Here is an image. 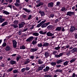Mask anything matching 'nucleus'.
<instances>
[{
    "label": "nucleus",
    "instance_id": "obj_1",
    "mask_svg": "<svg viewBox=\"0 0 77 77\" xmlns=\"http://www.w3.org/2000/svg\"><path fill=\"white\" fill-rule=\"evenodd\" d=\"M63 62V60H62V59L57 60L56 62H52L51 63V65L52 66H55V65H56V63L58 64V65H60V63Z\"/></svg>",
    "mask_w": 77,
    "mask_h": 77
},
{
    "label": "nucleus",
    "instance_id": "obj_2",
    "mask_svg": "<svg viewBox=\"0 0 77 77\" xmlns=\"http://www.w3.org/2000/svg\"><path fill=\"white\" fill-rule=\"evenodd\" d=\"M40 2H41V0H38L36 2V3H39L38 5H36V7H37V8H38V7H39V6H42L44 5V3Z\"/></svg>",
    "mask_w": 77,
    "mask_h": 77
},
{
    "label": "nucleus",
    "instance_id": "obj_3",
    "mask_svg": "<svg viewBox=\"0 0 77 77\" xmlns=\"http://www.w3.org/2000/svg\"><path fill=\"white\" fill-rule=\"evenodd\" d=\"M69 31L70 33H73L75 31V27L73 26H71Z\"/></svg>",
    "mask_w": 77,
    "mask_h": 77
},
{
    "label": "nucleus",
    "instance_id": "obj_4",
    "mask_svg": "<svg viewBox=\"0 0 77 77\" xmlns=\"http://www.w3.org/2000/svg\"><path fill=\"white\" fill-rule=\"evenodd\" d=\"M46 20H43L41 22H40L39 24H38L36 26V27H38V28H39L40 27H41L42 26V24H44V23H45V22H46Z\"/></svg>",
    "mask_w": 77,
    "mask_h": 77
},
{
    "label": "nucleus",
    "instance_id": "obj_5",
    "mask_svg": "<svg viewBox=\"0 0 77 77\" xmlns=\"http://www.w3.org/2000/svg\"><path fill=\"white\" fill-rule=\"evenodd\" d=\"M66 15L70 16L71 17V16H72V15H75V13L74 12H71V11H69L67 12L66 14Z\"/></svg>",
    "mask_w": 77,
    "mask_h": 77
},
{
    "label": "nucleus",
    "instance_id": "obj_6",
    "mask_svg": "<svg viewBox=\"0 0 77 77\" xmlns=\"http://www.w3.org/2000/svg\"><path fill=\"white\" fill-rule=\"evenodd\" d=\"M13 45V48H17V42L16 40H12Z\"/></svg>",
    "mask_w": 77,
    "mask_h": 77
},
{
    "label": "nucleus",
    "instance_id": "obj_7",
    "mask_svg": "<svg viewBox=\"0 0 77 77\" xmlns=\"http://www.w3.org/2000/svg\"><path fill=\"white\" fill-rule=\"evenodd\" d=\"M34 37L33 36L29 37L26 41V42H32V40H33Z\"/></svg>",
    "mask_w": 77,
    "mask_h": 77
},
{
    "label": "nucleus",
    "instance_id": "obj_8",
    "mask_svg": "<svg viewBox=\"0 0 77 77\" xmlns=\"http://www.w3.org/2000/svg\"><path fill=\"white\" fill-rule=\"evenodd\" d=\"M50 69V67L49 66H46L45 68L43 69V72H48V71Z\"/></svg>",
    "mask_w": 77,
    "mask_h": 77
},
{
    "label": "nucleus",
    "instance_id": "obj_9",
    "mask_svg": "<svg viewBox=\"0 0 77 77\" xmlns=\"http://www.w3.org/2000/svg\"><path fill=\"white\" fill-rule=\"evenodd\" d=\"M53 26L50 25L48 26L46 29L48 30H51L53 29Z\"/></svg>",
    "mask_w": 77,
    "mask_h": 77
},
{
    "label": "nucleus",
    "instance_id": "obj_10",
    "mask_svg": "<svg viewBox=\"0 0 77 77\" xmlns=\"http://www.w3.org/2000/svg\"><path fill=\"white\" fill-rule=\"evenodd\" d=\"M16 2L14 4V5L15 6H19V5H20V4L19 3H20L21 2H20V0H16Z\"/></svg>",
    "mask_w": 77,
    "mask_h": 77
},
{
    "label": "nucleus",
    "instance_id": "obj_11",
    "mask_svg": "<svg viewBox=\"0 0 77 77\" xmlns=\"http://www.w3.org/2000/svg\"><path fill=\"white\" fill-rule=\"evenodd\" d=\"M47 31H40L39 33L40 34H42V35H46V34H47Z\"/></svg>",
    "mask_w": 77,
    "mask_h": 77
},
{
    "label": "nucleus",
    "instance_id": "obj_12",
    "mask_svg": "<svg viewBox=\"0 0 77 77\" xmlns=\"http://www.w3.org/2000/svg\"><path fill=\"white\" fill-rule=\"evenodd\" d=\"M46 35L48 36H53L54 35V33H52L51 32H49L46 33Z\"/></svg>",
    "mask_w": 77,
    "mask_h": 77
},
{
    "label": "nucleus",
    "instance_id": "obj_13",
    "mask_svg": "<svg viewBox=\"0 0 77 77\" xmlns=\"http://www.w3.org/2000/svg\"><path fill=\"white\" fill-rule=\"evenodd\" d=\"M9 63L11 65H15V64H16V63H17L16 61H14L13 60H11L9 62Z\"/></svg>",
    "mask_w": 77,
    "mask_h": 77
},
{
    "label": "nucleus",
    "instance_id": "obj_14",
    "mask_svg": "<svg viewBox=\"0 0 77 77\" xmlns=\"http://www.w3.org/2000/svg\"><path fill=\"white\" fill-rule=\"evenodd\" d=\"M23 10L25 11L26 12H27L28 14H29L30 12H31V10L29 9H27V8H23Z\"/></svg>",
    "mask_w": 77,
    "mask_h": 77
},
{
    "label": "nucleus",
    "instance_id": "obj_15",
    "mask_svg": "<svg viewBox=\"0 0 77 77\" xmlns=\"http://www.w3.org/2000/svg\"><path fill=\"white\" fill-rule=\"evenodd\" d=\"M38 50V48H31L30 50V51L31 52H35V51H36Z\"/></svg>",
    "mask_w": 77,
    "mask_h": 77
},
{
    "label": "nucleus",
    "instance_id": "obj_16",
    "mask_svg": "<svg viewBox=\"0 0 77 77\" xmlns=\"http://www.w3.org/2000/svg\"><path fill=\"white\" fill-rule=\"evenodd\" d=\"M48 7L49 8H52L53 6V2H50L48 4Z\"/></svg>",
    "mask_w": 77,
    "mask_h": 77
},
{
    "label": "nucleus",
    "instance_id": "obj_17",
    "mask_svg": "<svg viewBox=\"0 0 77 77\" xmlns=\"http://www.w3.org/2000/svg\"><path fill=\"white\" fill-rule=\"evenodd\" d=\"M8 24V22L7 21H5L1 25L2 27H4L5 26H6Z\"/></svg>",
    "mask_w": 77,
    "mask_h": 77
},
{
    "label": "nucleus",
    "instance_id": "obj_18",
    "mask_svg": "<svg viewBox=\"0 0 77 77\" xmlns=\"http://www.w3.org/2000/svg\"><path fill=\"white\" fill-rule=\"evenodd\" d=\"M43 69V67L42 66H40L38 67L36 71L37 72H38L39 71H41V70H42Z\"/></svg>",
    "mask_w": 77,
    "mask_h": 77
},
{
    "label": "nucleus",
    "instance_id": "obj_19",
    "mask_svg": "<svg viewBox=\"0 0 77 77\" xmlns=\"http://www.w3.org/2000/svg\"><path fill=\"white\" fill-rule=\"evenodd\" d=\"M5 50L6 51H9L10 50H11V47H10L8 45H7V46H6Z\"/></svg>",
    "mask_w": 77,
    "mask_h": 77
},
{
    "label": "nucleus",
    "instance_id": "obj_20",
    "mask_svg": "<svg viewBox=\"0 0 77 77\" xmlns=\"http://www.w3.org/2000/svg\"><path fill=\"white\" fill-rule=\"evenodd\" d=\"M63 55V53H60L59 55H55V57H60Z\"/></svg>",
    "mask_w": 77,
    "mask_h": 77
},
{
    "label": "nucleus",
    "instance_id": "obj_21",
    "mask_svg": "<svg viewBox=\"0 0 77 77\" xmlns=\"http://www.w3.org/2000/svg\"><path fill=\"white\" fill-rule=\"evenodd\" d=\"M62 29V27L58 26L55 29V31H60Z\"/></svg>",
    "mask_w": 77,
    "mask_h": 77
},
{
    "label": "nucleus",
    "instance_id": "obj_22",
    "mask_svg": "<svg viewBox=\"0 0 77 77\" xmlns=\"http://www.w3.org/2000/svg\"><path fill=\"white\" fill-rule=\"evenodd\" d=\"M71 50H69V51H67L66 54V55H67V56H70V54L71 53Z\"/></svg>",
    "mask_w": 77,
    "mask_h": 77
},
{
    "label": "nucleus",
    "instance_id": "obj_23",
    "mask_svg": "<svg viewBox=\"0 0 77 77\" xmlns=\"http://www.w3.org/2000/svg\"><path fill=\"white\" fill-rule=\"evenodd\" d=\"M39 14H41V17H42V16H43V14H44V15H45L44 14H45V13H44V11H39Z\"/></svg>",
    "mask_w": 77,
    "mask_h": 77
},
{
    "label": "nucleus",
    "instance_id": "obj_24",
    "mask_svg": "<svg viewBox=\"0 0 77 77\" xmlns=\"http://www.w3.org/2000/svg\"><path fill=\"white\" fill-rule=\"evenodd\" d=\"M76 50H77V48H73L72 50L71 51L72 53H73L74 52H76L77 51Z\"/></svg>",
    "mask_w": 77,
    "mask_h": 77
},
{
    "label": "nucleus",
    "instance_id": "obj_25",
    "mask_svg": "<svg viewBox=\"0 0 77 77\" xmlns=\"http://www.w3.org/2000/svg\"><path fill=\"white\" fill-rule=\"evenodd\" d=\"M49 45V43H48V42H45L44 43L43 45V47H45L46 46H48V45Z\"/></svg>",
    "mask_w": 77,
    "mask_h": 77
},
{
    "label": "nucleus",
    "instance_id": "obj_26",
    "mask_svg": "<svg viewBox=\"0 0 77 77\" xmlns=\"http://www.w3.org/2000/svg\"><path fill=\"white\" fill-rule=\"evenodd\" d=\"M37 42H38L37 41L34 40L32 41V44H33V45H35L37 44Z\"/></svg>",
    "mask_w": 77,
    "mask_h": 77
},
{
    "label": "nucleus",
    "instance_id": "obj_27",
    "mask_svg": "<svg viewBox=\"0 0 77 77\" xmlns=\"http://www.w3.org/2000/svg\"><path fill=\"white\" fill-rule=\"evenodd\" d=\"M3 14H4L5 15H9L10 13L7 11H3Z\"/></svg>",
    "mask_w": 77,
    "mask_h": 77
},
{
    "label": "nucleus",
    "instance_id": "obj_28",
    "mask_svg": "<svg viewBox=\"0 0 77 77\" xmlns=\"http://www.w3.org/2000/svg\"><path fill=\"white\" fill-rule=\"evenodd\" d=\"M39 35V33H38V32H34L33 34V35L34 36H38Z\"/></svg>",
    "mask_w": 77,
    "mask_h": 77
},
{
    "label": "nucleus",
    "instance_id": "obj_29",
    "mask_svg": "<svg viewBox=\"0 0 77 77\" xmlns=\"http://www.w3.org/2000/svg\"><path fill=\"white\" fill-rule=\"evenodd\" d=\"M38 64H39L40 65H41V64H42V63H43V61H41V59H39L38 60Z\"/></svg>",
    "mask_w": 77,
    "mask_h": 77
},
{
    "label": "nucleus",
    "instance_id": "obj_30",
    "mask_svg": "<svg viewBox=\"0 0 77 77\" xmlns=\"http://www.w3.org/2000/svg\"><path fill=\"white\" fill-rule=\"evenodd\" d=\"M29 59H28L26 61H25L24 62V64L25 65H27V64H28V63H29L30 62V61H29Z\"/></svg>",
    "mask_w": 77,
    "mask_h": 77
},
{
    "label": "nucleus",
    "instance_id": "obj_31",
    "mask_svg": "<svg viewBox=\"0 0 77 77\" xmlns=\"http://www.w3.org/2000/svg\"><path fill=\"white\" fill-rule=\"evenodd\" d=\"M76 60V59H75V58L72 59L70 61V62L71 63H73L74 62H75Z\"/></svg>",
    "mask_w": 77,
    "mask_h": 77
},
{
    "label": "nucleus",
    "instance_id": "obj_32",
    "mask_svg": "<svg viewBox=\"0 0 77 77\" xmlns=\"http://www.w3.org/2000/svg\"><path fill=\"white\" fill-rule=\"evenodd\" d=\"M69 63V62L68 61H66L63 63V65L64 66H66L68 65Z\"/></svg>",
    "mask_w": 77,
    "mask_h": 77
},
{
    "label": "nucleus",
    "instance_id": "obj_33",
    "mask_svg": "<svg viewBox=\"0 0 77 77\" xmlns=\"http://www.w3.org/2000/svg\"><path fill=\"white\" fill-rule=\"evenodd\" d=\"M20 49H21V50H24V49H26V47L24 45H23L22 46L20 47Z\"/></svg>",
    "mask_w": 77,
    "mask_h": 77
},
{
    "label": "nucleus",
    "instance_id": "obj_34",
    "mask_svg": "<svg viewBox=\"0 0 77 77\" xmlns=\"http://www.w3.org/2000/svg\"><path fill=\"white\" fill-rule=\"evenodd\" d=\"M47 26L46 24L45 23L42 24V25L41 26V27L42 28H45V27H46Z\"/></svg>",
    "mask_w": 77,
    "mask_h": 77
},
{
    "label": "nucleus",
    "instance_id": "obj_35",
    "mask_svg": "<svg viewBox=\"0 0 77 77\" xmlns=\"http://www.w3.org/2000/svg\"><path fill=\"white\" fill-rule=\"evenodd\" d=\"M5 21V18H2L0 19V23H2Z\"/></svg>",
    "mask_w": 77,
    "mask_h": 77
},
{
    "label": "nucleus",
    "instance_id": "obj_36",
    "mask_svg": "<svg viewBox=\"0 0 77 77\" xmlns=\"http://www.w3.org/2000/svg\"><path fill=\"white\" fill-rule=\"evenodd\" d=\"M19 29H21V28H22V27H24V26L21 23H19Z\"/></svg>",
    "mask_w": 77,
    "mask_h": 77
},
{
    "label": "nucleus",
    "instance_id": "obj_37",
    "mask_svg": "<svg viewBox=\"0 0 77 77\" xmlns=\"http://www.w3.org/2000/svg\"><path fill=\"white\" fill-rule=\"evenodd\" d=\"M12 70H13V68H11L10 69H8L7 70V72H11V71H12Z\"/></svg>",
    "mask_w": 77,
    "mask_h": 77
},
{
    "label": "nucleus",
    "instance_id": "obj_38",
    "mask_svg": "<svg viewBox=\"0 0 77 77\" xmlns=\"http://www.w3.org/2000/svg\"><path fill=\"white\" fill-rule=\"evenodd\" d=\"M13 0H5V1L7 3L9 2L10 3H11L12 2Z\"/></svg>",
    "mask_w": 77,
    "mask_h": 77
},
{
    "label": "nucleus",
    "instance_id": "obj_39",
    "mask_svg": "<svg viewBox=\"0 0 77 77\" xmlns=\"http://www.w3.org/2000/svg\"><path fill=\"white\" fill-rule=\"evenodd\" d=\"M12 26L14 28H15V29L16 28H17V27H18V25H17V24H13Z\"/></svg>",
    "mask_w": 77,
    "mask_h": 77
},
{
    "label": "nucleus",
    "instance_id": "obj_40",
    "mask_svg": "<svg viewBox=\"0 0 77 77\" xmlns=\"http://www.w3.org/2000/svg\"><path fill=\"white\" fill-rule=\"evenodd\" d=\"M37 46L38 47H42L43 45L42 44V43H40V44H37Z\"/></svg>",
    "mask_w": 77,
    "mask_h": 77
},
{
    "label": "nucleus",
    "instance_id": "obj_41",
    "mask_svg": "<svg viewBox=\"0 0 77 77\" xmlns=\"http://www.w3.org/2000/svg\"><path fill=\"white\" fill-rule=\"evenodd\" d=\"M18 72H19L17 70H15L13 71V73H14V74H18Z\"/></svg>",
    "mask_w": 77,
    "mask_h": 77
},
{
    "label": "nucleus",
    "instance_id": "obj_42",
    "mask_svg": "<svg viewBox=\"0 0 77 77\" xmlns=\"http://www.w3.org/2000/svg\"><path fill=\"white\" fill-rule=\"evenodd\" d=\"M32 17V15L30 14L29 15V17L28 18V20H31Z\"/></svg>",
    "mask_w": 77,
    "mask_h": 77
},
{
    "label": "nucleus",
    "instance_id": "obj_43",
    "mask_svg": "<svg viewBox=\"0 0 77 77\" xmlns=\"http://www.w3.org/2000/svg\"><path fill=\"white\" fill-rule=\"evenodd\" d=\"M49 54H49V53H47V52H45V55L46 57V56H49Z\"/></svg>",
    "mask_w": 77,
    "mask_h": 77
},
{
    "label": "nucleus",
    "instance_id": "obj_44",
    "mask_svg": "<svg viewBox=\"0 0 77 77\" xmlns=\"http://www.w3.org/2000/svg\"><path fill=\"white\" fill-rule=\"evenodd\" d=\"M14 24H16L17 25L18 24V21L17 20H15L14 22Z\"/></svg>",
    "mask_w": 77,
    "mask_h": 77
},
{
    "label": "nucleus",
    "instance_id": "obj_45",
    "mask_svg": "<svg viewBox=\"0 0 77 77\" xmlns=\"http://www.w3.org/2000/svg\"><path fill=\"white\" fill-rule=\"evenodd\" d=\"M6 45H7V44L5 42H4L2 45V46L3 47H5V46H6Z\"/></svg>",
    "mask_w": 77,
    "mask_h": 77
},
{
    "label": "nucleus",
    "instance_id": "obj_46",
    "mask_svg": "<svg viewBox=\"0 0 77 77\" xmlns=\"http://www.w3.org/2000/svg\"><path fill=\"white\" fill-rule=\"evenodd\" d=\"M57 53V51H53V53H53V54H54V55H55V56H56V53Z\"/></svg>",
    "mask_w": 77,
    "mask_h": 77
},
{
    "label": "nucleus",
    "instance_id": "obj_47",
    "mask_svg": "<svg viewBox=\"0 0 77 77\" xmlns=\"http://www.w3.org/2000/svg\"><path fill=\"white\" fill-rule=\"evenodd\" d=\"M25 69L26 71H29V70L30 69V67H26Z\"/></svg>",
    "mask_w": 77,
    "mask_h": 77
},
{
    "label": "nucleus",
    "instance_id": "obj_48",
    "mask_svg": "<svg viewBox=\"0 0 77 77\" xmlns=\"http://www.w3.org/2000/svg\"><path fill=\"white\" fill-rule=\"evenodd\" d=\"M60 48V47L58 46V47H56L55 48V50H59Z\"/></svg>",
    "mask_w": 77,
    "mask_h": 77
},
{
    "label": "nucleus",
    "instance_id": "obj_49",
    "mask_svg": "<svg viewBox=\"0 0 77 77\" xmlns=\"http://www.w3.org/2000/svg\"><path fill=\"white\" fill-rule=\"evenodd\" d=\"M50 17L51 18H53L54 17V14H52L50 15Z\"/></svg>",
    "mask_w": 77,
    "mask_h": 77
},
{
    "label": "nucleus",
    "instance_id": "obj_50",
    "mask_svg": "<svg viewBox=\"0 0 77 77\" xmlns=\"http://www.w3.org/2000/svg\"><path fill=\"white\" fill-rule=\"evenodd\" d=\"M60 71H61V70H60V69H57L55 70V72L56 73L57 72H60Z\"/></svg>",
    "mask_w": 77,
    "mask_h": 77
},
{
    "label": "nucleus",
    "instance_id": "obj_51",
    "mask_svg": "<svg viewBox=\"0 0 77 77\" xmlns=\"http://www.w3.org/2000/svg\"><path fill=\"white\" fill-rule=\"evenodd\" d=\"M58 21H59V19H57L55 20L54 23H57Z\"/></svg>",
    "mask_w": 77,
    "mask_h": 77
},
{
    "label": "nucleus",
    "instance_id": "obj_52",
    "mask_svg": "<svg viewBox=\"0 0 77 77\" xmlns=\"http://www.w3.org/2000/svg\"><path fill=\"white\" fill-rule=\"evenodd\" d=\"M21 72H23L26 71V69L25 68H23L21 69Z\"/></svg>",
    "mask_w": 77,
    "mask_h": 77
},
{
    "label": "nucleus",
    "instance_id": "obj_53",
    "mask_svg": "<svg viewBox=\"0 0 77 77\" xmlns=\"http://www.w3.org/2000/svg\"><path fill=\"white\" fill-rule=\"evenodd\" d=\"M20 58H21V57L17 56V58L16 59L17 61H18V60H19L20 59Z\"/></svg>",
    "mask_w": 77,
    "mask_h": 77
},
{
    "label": "nucleus",
    "instance_id": "obj_54",
    "mask_svg": "<svg viewBox=\"0 0 77 77\" xmlns=\"http://www.w3.org/2000/svg\"><path fill=\"white\" fill-rule=\"evenodd\" d=\"M20 23L22 24L24 26V25L26 24V23H25V22H21Z\"/></svg>",
    "mask_w": 77,
    "mask_h": 77
},
{
    "label": "nucleus",
    "instance_id": "obj_55",
    "mask_svg": "<svg viewBox=\"0 0 77 77\" xmlns=\"http://www.w3.org/2000/svg\"><path fill=\"white\" fill-rule=\"evenodd\" d=\"M1 66L2 67H4L5 66V64H4L3 63H1Z\"/></svg>",
    "mask_w": 77,
    "mask_h": 77
},
{
    "label": "nucleus",
    "instance_id": "obj_56",
    "mask_svg": "<svg viewBox=\"0 0 77 77\" xmlns=\"http://www.w3.org/2000/svg\"><path fill=\"white\" fill-rule=\"evenodd\" d=\"M61 11L62 12L63 11H65V8L63 7L61 9Z\"/></svg>",
    "mask_w": 77,
    "mask_h": 77
},
{
    "label": "nucleus",
    "instance_id": "obj_57",
    "mask_svg": "<svg viewBox=\"0 0 77 77\" xmlns=\"http://www.w3.org/2000/svg\"><path fill=\"white\" fill-rule=\"evenodd\" d=\"M60 2L58 1L57 2L56 6H59V5H60Z\"/></svg>",
    "mask_w": 77,
    "mask_h": 77
},
{
    "label": "nucleus",
    "instance_id": "obj_58",
    "mask_svg": "<svg viewBox=\"0 0 77 77\" xmlns=\"http://www.w3.org/2000/svg\"><path fill=\"white\" fill-rule=\"evenodd\" d=\"M62 49H64V50H66V46H63L62 47Z\"/></svg>",
    "mask_w": 77,
    "mask_h": 77
},
{
    "label": "nucleus",
    "instance_id": "obj_59",
    "mask_svg": "<svg viewBox=\"0 0 77 77\" xmlns=\"http://www.w3.org/2000/svg\"><path fill=\"white\" fill-rule=\"evenodd\" d=\"M46 26H48L50 24V22H48V23H45Z\"/></svg>",
    "mask_w": 77,
    "mask_h": 77
},
{
    "label": "nucleus",
    "instance_id": "obj_60",
    "mask_svg": "<svg viewBox=\"0 0 77 77\" xmlns=\"http://www.w3.org/2000/svg\"><path fill=\"white\" fill-rule=\"evenodd\" d=\"M66 48H68L70 47V45H66Z\"/></svg>",
    "mask_w": 77,
    "mask_h": 77
},
{
    "label": "nucleus",
    "instance_id": "obj_61",
    "mask_svg": "<svg viewBox=\"0 0 77 77\" xmlns=\"http://www.w3.org/2000/svg\"><path fill=\"white\" fill-rule=\"evenodd\" d=\"M62 28H61V29H62V32H64L65 30V29H64V27H62Z\"/></svg>",
    "mask_w": 77,
    "mask_h": 77
},
{
    "label": "nucleus",
    "instance_id": "obj_62",
    "mask_svg": "<svg viewBox=\"0 0 77 77\" xmlns=\"http://www.w3.org/2000/svg\"><path fill=\"white\" fill-rule=\"evenodd\" d=\"M34 55L31 56L30 57V58H31V59H34Z\"/></svg>",
    "mask_w": 77,
    "mask_h": 77
},
{
    "label": "nucleus",
    "instance_id": "obj_63",
    "mask_svg": "<svg viewBox=\"0 0 77 77\" xmlns=\"http://www.w3.org/2000/svg\"><path fill=\"white\" fill-rule=\"evenodd\" d=\"M61 65H57L56 66V67L57 68H59V67H61Z\"/></svg>",
    "mask_w": 77,
    "mask_h": 77
},
{
    "label": "nucleus",
    "instance_id": "obj_64",
    "mask_svg": "<svg viewBox=\"0 0 77 77\" xmlns=\"http://www.w3.org/2000/svg\"><path fill=\"white\" fill-rule=\"evenodd\" d=\"M27 29H28L27 28L23 29V32H26V30H27Z\"/></svg>",
    "mask_w": 77,
    "mask_h": 77
}]
</instances>
